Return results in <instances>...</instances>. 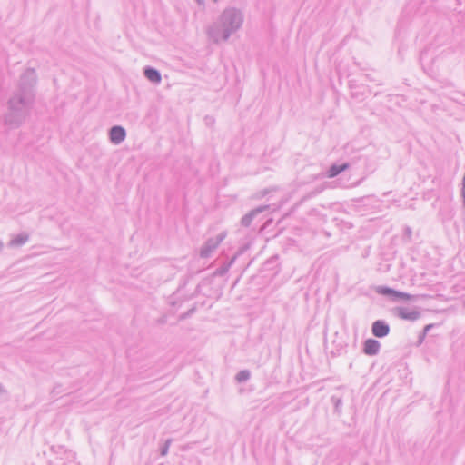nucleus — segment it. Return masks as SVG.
Returning <instances> with one entry per match:
<instances>
[{
    "mask_svg": "<svg viewBox=\"0 0 465 465\" xmlns=\"http://www.w3.org/2000/svg\"><path fill=\"white\" fill-rule=\"evenodd\" d=\"M389 326L382 321H376L372 325V333L376 337H384L389 333Z\"/></svg>",
    "mask_w": 465,
    "mask_h": 465,
    "instance_id": "obj_1",
    "label": "nucleus"
},
{
    "mask_svg": "<svg viewBox=\"0 0 465 465\" xmlns=\"http://www.w3.org/2000/svg\"><path fill=\"white\" fill-rule=\"evenodd\" d=\"M110 137L113 143H119L124 141L125 137V131L120 126L113 127L110 132Z\"/></svg>",
    "mask_w": 465,
    "mask_h": 465,
    "instance_id": "obj_2",
    "label": "nucleus"
},
{
    "mask_svg": "<svg viewBox=\"0 0 465 465\" xmlns=\"http://www.w3.org/2000/svg\"><path fill=\"white\" fill-rule=\"evenodd\" d=\"M379 292L384 295H391L392 297L396 299L401 300H410L411 295L404 292H396L394 290L389 289V288H380Z\"/></svg>",
    "mask_w": 465,
    "mask_h": 465,
    "instance_id": "obj_3",
    "label": "nucleus"
},
{
    "mask_svg": "<svg viewBox=\"0 0 465 465\" xmlns=\"http://www.w3.org/2000/svg\"><path fill=\"white\" fill-rule=\"evenodd\" d=\"M396 311L398 315L404 320H415L419 317V313L415 310L400 307L397 308Z\"/></svg>",
    "mask_w": 465,
    "mask_h": 465,
    "instance_id": "obj_4",
    "label": "nucleus"
},
{
    "mask_svg": "<svg viewBox=\"0 0 465 465\" xmlns=\"http://www.w3.org/2000/svg\"><path fill=\"white\" fill-rule=\"evenodd\" d=\"M380 349V343L372 339H369L364 343V352L368 355H375Z\"/></svg>",
    "mask_w": 465,
    "mask_h": 465,
    "instance_id": "obj_5",
    "label": "nucleus"
},
{
    "mask_svg": "<svg viewBox=\"0 0 465 465\" xmlns=\"http://www.w3.org/2000/svg\"><path fill=\"white\" fill-rule=\"evenodd\" d=\"M144 74H145V76L151 82L159 83L161 81V75H160L159 72L154 70V69H153V68L146 69Z\"/></svg>",
    "mask_w": 465,
    "mask_h": 465,
    "instance_id": "obj_6",
    "label": "nucleus"
},
{
    "mask_svg": "<svg viewBox=\"0 0 465 465\" xmlns=\"http://www.w3.org/2000/svg\"><path fill=\"white\" fill-rule=\"evenodd\" d=\"M347 168V164H343V165H333L330 168L329 170V173H328V176L329 177H334L336 176L337 174H339L341 172H342L343 170H345Z\"/></svg>",
    "mask_w": 465,
    "mask_h": 465,
    "instance_id": "obj_7",
    "label": "nucleus"
}]
</instances>
